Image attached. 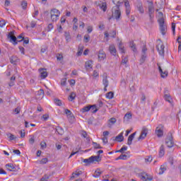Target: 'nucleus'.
Returning <instances> with one entry per match:
<instances>
[{"mask_svg":"<svg viewBox=\"0 0 181 181\" xmlns=\"http://www.w3.org/2000/svg\"><path fill=\"white\" fill-rule=\"evenodd\" d=\"M54 103L56 104V105H58V107H62V100H59V99H54Z\"/></svg>","mask_w":181,"mask_h":181,"instance_id":"obj_45","label":"nucleus"},{"mask_svg":"<svg viewBox=\"0 0 181 181\" xmlns=\"http://www.w3.org/2000/svg\"><path fill=\"white\" fill-rule=\"evenodd\" d=\"M84 50V46L80 45L78 48V52L76 53V56L80 57L83 54V51Z\"/></svg>","mask_w":181,"mask_h":181,"instance_id":"obj_21","label":"nucleus"},{"mask_svg":"<svg viewBox=\"0 0 181 181\" xmlns=\"http://www.w3.org/2000/svg\"><path fill=\"white\" fill-rule=\"evenodd\" d=\"M164 100H165V101H168V103H170V104L172 103V98L169 94L164 95Z\"/></svg>","mask_w":181,"mask_h":181,"instance_id":"obj_30","label":"nucleus"},{"mask_svg":"<svg viewBox=\"0 0 181 181\" xmlns=\"http://www.w3.org/2000/svg\"><path fill=\"white\" fill-rule=\"evenodd\" d=\"M39 71L40 73V78H42V80L47 77L48 74L47 71H46V69H40Z\"/></svg>","mask_w":181,"mask_h":181,"instance_id":"obj_15","label":"nucleus"},{"mask_svg":"<svg viewBox=\"0 0 181 181\" xmlns=\"http://www.w3.org/2000/svg\"><path fill=\"white\" fill-rule=\"evenodd\" d=\"M108 127H111L112 125H114V124H115V122H117V119L112 117L109 119L108 121Z\"/></svg>","mask_w":181,"mask_h":181,"instance_id":"obj_28","label":"nucleus"},{"mask_svg":"<svg viewBox=\"0 0 181 181\" xmlns=\"http://www.w3.org/2000/svg\"><path fill=\"white\" fill-rule=\"evenodd\" d=\"M81 175V171H76V173H72L71 179H75V177H78Z\"/></svg>","mask_w":181,"mask_h":181,"instance_id":"obj_34","label":"nucleus"},{"mask_svg":"<svg viewBox=\"0 0 181 181\" xmlns=\"http://www.w3.org/2000/svg\"><path fill=\"white\" fill-rule=\"evenodd\" d=\"M136 9L139 11V13H145V10L144 9V6L141 3L136 6Z\"/></svg>","mask_w":181,"mask_h":181,"instance_id":"obj_20","label":"nucleus"},{"mask_svg":"<svg viewBox=\"0 0 181 181\" xmlns=\"http://www.w3.org/2000/svg\"><path fill=\"white\" fill-rule=\"evenodd\" d=\"M16 62H17V59L16 57H12L11 58V64H15V63H16Z\"/></svg>","mask_w":181,"mask_h":181,"instance_id":"obj_57","label":"nucleus"},{"mask_svg":"<svg viewBox=\"0 0 181 181\" xmlns=\"http://www.w3.org/2000/svg\"><path fill=\"white\" fill-rule=\"evenodd\" d=\"M90 109L91 107H90V105L85 106L82 109H81V112H82L83 114H84V112H88Z\"/></svg>","mask_w":181,"mask_h":181,"instance_id":"obj_29","label":"nucleus"},{"mask_svg":"<svg viewBox=\"0 0 181 181\" xmlns=\"http://www.w3.org/2000/svg\"><path fill=\"white\" fill-rule=\"evenodd\" d=\"M129 47H131L133 52H136V46L135 45V43H134V41L129 42Z\"/></svg>","mask_w":181,"mask_h":181,"instance_id":"obj_32","label":"nucleus"},{"mask_svg":"<svg viewBox=\"0 0 181 181\" xmlns=\"http://www.w3.org/2000/svg\"><path fill=\"white\" fill-rule=\"evenodd\" d=\"M6 169L7 170H9L10 172H15V170H16L15 165H13V163L6 164Z\"/></svg>","mask_w":181,"mask_h":181,"instance_id":"obj_17","label":"nucleus"},{"mask_svg":"<svg viewBox=\"0 0 181 181\" xmlns=\"http://www.w3.org/2000/svg\"><path fill=\"white\" fill-rule=\"evenodd\" d=\"M49 177H49V175H44V177H42L41 178L40 181H48L49 179Z\"/></svg>","mask_w":181,"mask_h":181,"instance_id":"obj_51","label":"nucleus"},{"mask_svg":"<svg viewBox=\"0 0 181 181\" xmlns=\"http://www.w3.org/2000/svg\"><path fill=\"white\" fill-rule=\"evenodd\" d=\"M100 9H101L103 11L106 12L107 11V3L103 2L99 5Z\"/></svg>","mask_w":181,"mask_h":181,"instance_id":"obj_22","label":"nucleus"},{"mask_svg":"<svg viewBox=\"0 0 181 181\" xmlns=\"http://www.w3.org/2000/svg\"><path fill=\"white\" fill-rule=\"evenodd\" d=\"M42 119H44V121H47V119H49V115L48 114H45L42 116Z\"/></svg>","mask_w":181,"mask_h":181,"instance_id":"obj_62","label":"nucleus"},{"mask_svg":"<svg viewBox=\"0 0 181 181\" xmlns=\"http://www.w3.org/2000/svg\"><path fill=\"white\" fill-rule=\"evenodd\" d=\"M158 70L161 74V77L163 78H165V77H168V71H165L163 72V71L162 70V68L160 66H158Z\"/></svg>","mask_w":181,"mask_h":181,"instance_id":"obj_23","label":"nucleus"},{"mask_svg":"<svg viewBox=\"0 0 181 181\" xmlns=\"http://www.w3.org/2000/svg\"><path fill=\"white\" fill-rule=\"evenodd\" d=\"M65 114L67 115V117H71V118L74 119V116H73V114L71 113V111L69 109H65Z\"/></svg>","mask_w":181,"mask_h":181,"instance_id":"obj_38","label":"nucleus"},{"mask_svg":"<svg viewBox=\"0 0 181 181\" xmlns=\"http://www.w3.org/2000/svg\"><path fill=\"white\" fill-rule=\"evenodd\" d=\"M165 170H166V167L164 165H161L159 170L158 175H163Z\"/></svg>","mask_w":181,"mask_h":181,"instance_id":"obj_35","label":"nucleus"},{"mask_svg":"<svg viewBox=\"0 0 181 181\" xmlns=\"http://www.w3.org/2000/svg\"><path fill=\"white\" fill-rule=\"evenodd\" d=\"M156 134L158 137L163 136V125H158L156 129Z\"/></svg>","mask_w":181,"mask_h":181,"instance_id":"obj_6","label":"nucleus"},{"mask_svg":"<svg viewBox=\"0 0 181 181\" xmlns=\"http://www.w3.org/2000/svg\"><path fill=\"white\" fill-rule=\"evenodd\" d=\"M165 144L168 148H173L174 143L173 136H172V134H170V136L168 139H166Z\"/></svg>","mask_w":181,"mask_h":181,"instance_id":"obj_7","label":"nucleus"},{"mask_svg":"<svg viewBox=\"0 0 181 181\" xmlns=\"http://www.w3.org/2000/svg\"><path fill=\"white\" fill-rule=\"evenodd\" d=\"M57 60H58L59 62L63 60V54H59L57 56Z\"/></svg>","mask_w":181,"mask_h":181,"instance_id":"obj_53","label":"nucleus"},{"mask_svg":"<svg viewBox=\"0 0 181 181\" xmlns=\"http://www.w3.org/2000/svg\"><path fill=\"white\" fill-rule=\"evenodd\" d=\"M69 101H74V100H76V93H71L69 98H68Z\"/></svg>","mask_w":181,"mask_h":181,"instance_id":"obj_37","label":"nucleus"},{"mask_svg":"<svg viewBox=\"0 0 181 181\" xmlns=\"http://www.w3.org/2000/svg\"><path fill=\"white\" fill-rule=\"evenodd\" d=\"M8 38L10 39V42H13V45H18L17 38L13 35V32H10L8 33Z\"/></svg>","mask_w":181,"mask_h":181,"instance_id":"obj_9","label":"nucleus"},{"mask_svg":"<svg viewBox=\"0 0 181 181\" xmlns=\"http://www.w3.org/2000/svg\"><path fill=\"white\" fill-rule=\"evenodd\" d=\"M90 111L92 112V114H95V112L98 111V108H97V105H90Z\"/></svg>","mask_w":181,"mask_h":181,"instance_id":"obj_25","label":"nucleus"},{"mask_svg":"<svg viewBox=\"0 0 181 181\" xmlns=\"http://www.w3.org/2000/svg\"><path fill=\"white\" fill-rule=\"evenodd\" d=\"M146 135H148V129L144 128L141 135L139 136V141H141V139H145V138H146Z\"/></svg>","mask_w":181,"mask_h":181,"instance_id":"obj_13","label":"nucleus"},{"mask_svg":"<svg viewBox=\"0 0 181 181\" xmlns=\"http://www.w3.org/2000/svg\"><path fill=\"white\" fill-rule=\"evenodd\" d=\"M53 28V24L49 23L47 26V32H51Z\"/></svg>","mask_w":181,"mask_h":181,"instance_id":"obj_55","label":"nucleus"},{"mask_svg":"<svg viewBox=\"0 0 181 181\" xmlns=\"http://www.w3.org/2000/svg\"><path fill=\"white\" fill-rule=\"evenodd\" d=\"M50 16L52 22H57L59 18L60 17V11L57 8H53L50 11Z\"/></svg>","mask_w":181,"mask_h":181,"instance_id":"obj_2","label":"nucleus"},{"mask_svg":"<svg viewBox=\"0 0 181 181\" xmlns=\"http://www.w3.org/2000/svg\"><path fill=\"white\" fill-rule=\"evenodd\" d=\"M57 132L59 135H63V134H64V130L62 127H57Z\"/></svg>","mask_w":181,"mask_h":181,"instance_id":"obj_40","label":"nucleus"},{"mask_svg":"<svg viewBox=\"0 0 181 181\" xmlns=\"http://www.w3.org/2000/svg\"><path fill=\"white\" fill-rule=\"evenodd\" d=\"M93 147L95 149H101V146L96 142H93Z\"/></svg>","mask_w":181,"mask_h":181,"instance_id":"obj_44","label":"nucleus"},{"mask_svg":"<svg viewBox=\"0 0 181 181\" xmlns=\"http://www.w3.org/2000/svg\"><path fill=\"white\" fill-rule=\"evenodd\" d=\"M163 155H165V147L163 146H161L160 147L159 156L162 158Z\"/></svg>","mask_w":181,"mask_h":181,"instance_id":"obj_36","label":"nucleus"},{"mask_svg":"<svg viewBox=\"0 0 181 181\" xmlns=\"http://www.w3.org/2000/svg\"><path fill=\"white\" fill-rule=\"evenodd\" d=\"M117 41L119 42L118 47L120 53H125V47L122 45V41L119 40V39H117Z\"/></svg>","mask_w":181,"mask_h":181,"instance_id":"obj_16","label":"nucleus"},{"mask_svg":"<svg viewBox=\"0 0 181 181\" xmlns=\"http://www.w3.org/2000/svg\"><path fill=\"white\" fill-rule=\"evenodd\" d=\"M65 39L66 42H70V39H71L70 34H66Z\"/></svg>","mask_w":181,"mask_h":181,"instance_id":"obj_64","label":"nucleus"},{"mask_svg":"<svg viewBox=\"0 0 181 181\" xmlns=\"http://www.w3.org/2000/svg\"><path fill=\"white\" fill-rule=\"evenodd\" d=\"M83 42L85 43H88V42H90V35H85L83 37Z\"/></svg>","mask_w":181,"mask_h":181,"instance_id":"obj_47","label":"nucleus"},{"mask_svg":"<svg viewBox=\"0 0 181 181\" xmlns=\"http://www.w3.org/2000/svg\"><path fill=\"white\" fill-rule=\"evenodd\" d=\"M7 136L10 139V141H13V139H16L15 135L11 134V133L7 134Z\"/></svg>","mask_w":181,"mask_h":181,"instance_id":"obj_46","label":"nucleus"},{"mask_svg":"<svg viewBox=\"0 0 181 181\" xmlns=\"http://www.w3.org/2000/svg\"><path fill=\"white\" fill-rule=\"evenodd\" d=\"M93 64H94V62L93 60L86 61L85 62L86 70H91L93 69Z\"/></svg>","mask_w":181,"mask_h":181,"instance_id":"obj_10","label":"nucleus"},{"mask_svg":"<svg viewBox=\"0 0 181 181\" xmlns=\"http://www.w3.org/2000/svg\"><path fill=\"white\" fill-rule=\"evenodd\" d=\"M81 135L83 136V138H87V132H86V131H81Z\"/></svg>","mask_w":181,"mask_h":181,"instance_id":"obj_58","label":"nucleus"},{"mask_svg":"<svg viewBox=\"0 0 181 181\" xmlns=\"http://www.w3.org/2000/svg\"><path fill=\"white\" fill-rule=\"evenodd\" d=\"M24 37H23V36H22V35H18V37H17V42H22V41H23L24 40Z\"/></svg>","mask_w":181,"mask_h":181,"instance_id":"obj_56","label":"nucleus"},{"mask_svg":"<svg viewBox=\"0 0 181 181\" xmlns=\"http://www.w3.org/2000/svg\"><path fill=\"white\" fill-rule=\"evenodd\" d=\"M37 95H39V98H42L43 97V95H45V90H43V89H40L37 92Z\"/></svg>","mask_w":181,"mask_h":181,"instance_id":"obj_39","label":"nucleus"},{"mask_svg":"<svg viewBox=\"0 0 181 181\" xmlns=\"http://www.w3.org/2000/svg\"><path fill=\"white\" fill-rule=\"evenodd\" d=\"M132 119V114L131 112L125 114L124 117V121H129Z\"/></svg>","mask_w":181,"mask_h":181,"instance_id":"obj_26","label":"nucleus"},{"mask_svg":"<svg viewBox=\"0 0 181 181\" xmlns=\"http://www.w3.org/2000/svg\"><path fill=\"white\" fill-rule=\"evenodd\" d=\"M160 33H161V35H165L166 32L165 31V25H160Z\"/></svg>","mask_w":181,"mask_h":181,"instance_id":"obj_43","label":"nucleus"},{"mask_svg":"<svg viewBox=\"0 0 181 181\" xmlns=\"http://www.w3.org/2000/svg\"><path fill=\"white\" fill-rule=\"evenodd\" d=\"M139 177L143 181H151L153 180V177L152 176L148 175L146 173H141L139 174Z\"/></svg>","mask_w":181,"mask_h":181,"instance_id":"obj_5","label":"nucleus"},{"mask_svg":"<svg viewBox=\"0 0 181 181\" xmlns=\"http://www.w3.org/2000/svg\"><path fill=\"white\" fill-rule=\"evenodd\" d=\"M112 2L116 6L112 8V17L116 19V21H119L121 18V11H119V6L121 4L124 3V0H112Z\"/></svg>","mask_w":181,"mask_h":181,"instance_id":"obj_1","label":"nucleus"},{"mask_svg":"<svg viewBox=\"0 0 181 181\" xmlns=\"http://www.w3.org/2000/svg\"><path fill=\"white\" fill-rule=\"evenodd\" d=\"M41 149H45L47 145L46 144V142L42 141L40 143Z\"/></svg>","mask_w":181,"mask_h":181,"instance_id":"obj_54","label":"nucleus"},{"mask_svg":"<svg viewBox=\"0 0 181 181\" xmlns=\"http://www.w3.org/2000/svg\"><path fill=\"white\" fill-rule=\"evenodd\" d=\"M153 158L152 156H148L147 158L145 159L146 162H148L149 163H151V161L153 160Z\"/></svg>","mask_w":181,"mask_h":181,"instance_id":"obj_63","label":"nucleus"},{"mask_svg":"<svg viewBox=\"0 0 181 181\" xmlns=\"http://www.w3.org/2000/svg\"><path fill=\"white\" fill-rule=\"evenodd\" d=\"M66 83H67V80L66 78L62 79L61 86H66Z\"/></svg>","mask_w":181,"mask_h":181,"instance_id":"obj_60","label":"nucleus"},{"mask_svg":"<svg viewBox=\"0 0 181 181\" xmlns=\"http://www.w3.org/2000/svg\"><path fill=\"white\" fill-rule=\"evenodd\" d=\"M101 173H103V172H101L100 169H97L95 171V173L93 175V177H95V179H98V177H100V176H101Z\"/></svg>","mask_w":181,"mask_h":181,"instance_id":"obj_24","label":"nucleus"},{"mask_svg":"<svg viewBox=\"0 0 181 181\" xmlns=\"http://www.w3.org/2000/svg\"><path fill=\"white\" fill-rule=\"evenodd\" d=\"M109 52L112 56H117V48L115 45H110L109 46Z\"/></svg>","mask_w":181,"mask_h":181,"instance_id":"obj_12","label":"nucleus"},{"mask_svg":"<svg viewBox=\"0 0 181 181\" xmlns=\"http://www.w3.org/2000/svg\"><path fill=\"white\" fill-rule=\"evenodd\" d=\"M127 158H128V156H127L125 154H122L116 158V160H127Z\"/></svg>","mask_w":181,"mask_h":181,"instance_id":"obj_33","label":"nucleus"},{"mask_svg":"<svg viewBox=\"0 0 181 181\" xmlns=\"http://www.w3.org/2000/svg\"><path fill=\"white\" fill-rule=\"evenodd\" d=\"M115 139L117 142H122V141H124L123 133H121L117 136H116Z\"/></svg>","mask_w":181,"mask_h":181,"instance_id":"obj_27","label":"nucleus"},{"mask_svg":"<svg viewBox=\"0 0 181 181\" xmlns=\"http://www.w3.org/2000/svg\"><path fill=\"white\" fill-rule=\"evenodd\" d=\"M158 45H157V50L160 54V56H163L165 54V45H163V42L162 40H158Z\"/></svg>","mask_w":181,"mask_h":181,"instance_id":"obj_4","label":"nucleus"},{"mask_svg":"<svg viewBox=\"0 0 181 181\" xmlns=\"http://www.w3.org/2000/svg\"><path fill=\"white\" fill-rule=\"evenodd\" d=\"M48 159L47 158H42L40 161V163H41V165H45V163H47L48 162Z\"/></svg>","mask_w":181,"mask_h":181,"instance_id":"obj_52","label":"nucleus"},{"mask_svg":"<svg viewBox=\"0 0 181 181\" xmlns=\"http://www.w3.org/2000/svg\"><path fill=\"white\" fill-rule=\"evenodd\" d=\"M101 158L100 156H92L89 158H86L83 160L84 163H87V165H90V163H94L95 162H100Z\"/></svg>","mask_w":181,"mask_h":181,"instance_id":"obj_3","label":"nucleus"},{"mask_svg":"<svg viewBox=\"0 0 181 181\" xmlns=\"http://www.w3.org/2000/svg\"><path fill=\"white\" fill-rule=\"evenodd\" d=\"M29 144H30L31 145H33V144H35V136H30V138L28 140Z\"/></svg>","mask_w":181,"mask_h":181,"instance_id":"obj_48","label":"nucleus"},{"mask_svg":"<svg viewBox=\"0 0 181 181\" xmlns=\"http://www.w3.org/2000/svg\"><path fill=\"white\" fill-rule=\"evenodd\" d=\"M92 76L94 78H98V77H100V74L96 70H94Z\"/></svg>","mask_w":181,"mask_h":181,"instance_id":"obj_42","label":"nucleus"},{"mask_svg":"<svg viewBox=\"0 0 181 181\" xmlns=\"http://www.w3.org/2000/svg\"><path fill=\"white\" fill-rule=\"evenodd\" d=\"M98 56L99 62H103V60H105L107 57V55L103 50H100Z\"/></svg>","mask_w":181,"mask_h":181,"instance_id":"obj_11","label":"nucleus"},{"mask_svg":"<svg viewBox=\"0 0 181 181\" xmlns=\"http://www.w3.org/2000/svg\"><path fill=\"white\" fill-rule=\"evenodd\" d=\"M102 141L103 144H108V137L103 136V138H102Z\"/></svg>","mask_w":181,"mask_h":181,"instance_id":"obj_61","label":"nucleus"},{"mask_svg":"<svg viewBox=\"0 0 181 181\" xmlns=\"http://www.w3.org/2000/svg\"><path fill=\"white\" fill-rule=\"evenodd\" d=\"M124 6L126 8V14L128 16L131 13V6L129 5V2L125 1Z\"/></svg>","mask_w":181,"mask_h":181,"instance_id":"obj_19","label":"nucleus"},{"mask_svg":"<svg viewBox=\"0 0 181 181\" xmlns=\"http://www.w3.org/2000/svg\"><path fill=\"white\" fill-rule=\"evenodd\" d=\"M158 23L160 26H163L165 25V20L163 19V18H161L158 20Z\"/></svg>","mask_w":181,"mask_h":181,"instance_id":"obj_50","label":"nucleus"},{"mask_svg":"<svg viewBox=\"0 0 181 181\" xmlns=\"http://www.w3.org/2000/svg\"><path fill=\"white\" fill-rule=\"evenodd\" d=\"M155 12V8H153V6H148V13L150 16V21L152 22V20L153 19V13Z\"/></svg>","mask_w":181,"mask_h":181,"instance_id":"obj_14","label":"nucleus"},{"mask_svg":"<svg viewBox=\"0 0 181 181\" xmlns=\"http://www.w3.org/2000/svg\"><path fill=\"white\" fill-rule=\"evenodd\" d=\"M127 149H128V147H127V146H123V147H122L119 150H117V151H116V153H122V152H125V151H127Z\"/></svg>","mask_w":181,"mask_h":181,"instance_id":"obj_41","label":"nucleus"},{"mask_svg":"<svg viewBox=\"0 0 181 181\" xmlns=\"http://www.w3.org/2000/svg\"><path fill=\"white\" fill-rule=\"evenodd\" d=\"M101 77L103 78V84L104 87H108V75L107 73H103Z\"/></svg>","mask_w":181,"mask_h":181,"instance_id":"obj_8","label":"nucleus"},{"mask_svg":"<svg viewBox=\"0 0 181 181\" xmlns=\"http://www.w3.org/2000/svg\"><path fill=\"white\" fill-rule=\"evenodd\" d=\"M21 6L23 8V9H26V8H28V2L23 1L21 2Z\"/></svg>","mask_w":181,"mask_h":181,"instance_id":"obj_49","label":"nucleus"},{"mask_svg":"<svg viewBox=\"0 0 181 181\" xmlns=\"http://www.w3.org/2000/svg\"><path fill=\"white\" fill-rule=\"evenodd\" d=\"M135 135H136V132L132 134L128 137L127 145H132V141L134 140V138H135Z\"/></svg>","mask_w":181,"mask_h":181,"instance_id":"obj_18","label":"nucleus"},{"mask_svg":"<svg viewBox=\"0 0 181 181\" xmlns=\"http://www.w3.org/2000/svg\"><path fill=\"white\" fill-rule=\"evenodd\" d=\"M5 25H6V23L5 22V21L4 20L0 21V28H4Z\"/></svg>","mask_w":181,"mask_h":181,"instance_id":"obj_59","label":"nucleus"},{"mask_svg":"<svg viewBox=\"0 0 181 181\" xmlns=\"http://www.w3.org/2000/svg\"><path fill=\"white\" fill-rule=\"evenodd\" d=\"M105 97L107 100H112V98H114V93L110 91L106 93Z\"/></svg>","mask_w":181,"mask_h":181,"instance_id":"obj_31","label":"nucleus"}]
</instances>
